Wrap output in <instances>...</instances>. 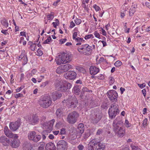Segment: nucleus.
<instances>
[{
  "label": "nucleus",
  "mask_w": 150,
  "mask_h": 150,
  "mask_svg": "<svg viewBox=\"0 0 150 150\" xmlns=\"http://www.w3.org/2000/svg\"><path fill=\"white\" fill-rule=\"evenodd\" d=\"M105 147L104 144L96 139L92 140L88 146V150H103Z\"/></svg>",
  "instance_id": "nucleus-1"
},
{
  "label": "nucleus",
  "mask_w": 150,
  "mask_h": 150,
  "mask_svg": "<svg viewBox=\"0 0 150 150\" xmlns=\"http://www.w3.org/2000/svg\"><path fill=\"white\" fill-rule=\"evenodd\" d=\"M55 86L57 90L64 92L71 87V84L69 82L61 81L55 83Z\"/></svg>",
  "instance_id": "nucleus-2"
},
{
  "label": "nucleus",
  "mask_w": 150,
  "mask_h": 150,
  "mask_svg": "<svg viewBox=\"0 0 150 150\" xmlns=\"http://www.w3.org/2000/svg\"><path fill=\"white\" fill-rule=\"evenodd\" d=\"M120 112L119 106L117 103H114L112 104L109 109L108 113L110 118L112 119Z\"/></svg>",
  "instance_id": "nucleus-3"
},
{
  "label": "nucleus",
  "mask_w": 150,
  "mask_h": 150,
  "mask_svg": "<svg viewBox=\"0 0 150 150\" xmlns=\"http://www.w3.org/2000/svg\"><path fill=\"white\" fill-rule=\"evenodd\" d=\"M52 101L50 97L48 96H45L41 98L40 101V106L42 108H46L51 104Z\"/></svg>",
  "instance_id": "nucleus-4"
},
{
  "label": "nucleus",
  "mask_w": 150,
  "mask_h": 150,
  "mask_svg": "<svg viewBox=\"0 0 150 150\" xmlns=\"http://www.w3.org/2000/svg\"><path fill=\"white\" fill-rule=\"evenodd\" d=\"M92 47L88 44L82 45L80 47L78 48V50L81 54L86 55H89L92 51Z\"/></svg>",
  "instance_id": "nucleus-5"
},
{
  "label": "nucleus",
  "mask_w": 150,
  "mask_h": 150,
  "mask_svg": "<svg viewBox=\"0 0 150 150\" xmlns=\"http://www.w3.org/2000/svg\"><path fill=\"white\" fill-rule=\"evenodd\" d=\"M79 114L76 111H74L69 113L68 115L67 120V122L71 124H74L77 120Z\"/></svg>",
  "instance_id": "nucleus-6"
},
{
  "label": "nucleus",
  "mask_w": 150,
  "mask_h": 150,
  "mask_svg": "<svg viewBox=\"0 0 150 150\" xmlns=\"http://www.w3.org/2000/svg\"><path fill=\"white\" fill-rule=\"evenodd\" d=\"M103 116V114L101 112H94L92 114L91 119L93 123L96 124L100 120Z\"/></svg>",
  "instance_id": "nucleus-7"
},
{
  "label": "nucleus",
  "mask_w": 150,
  "mask_h": 150,
  "mask_svg": "<svg viewBox=\"0 0 150 150\" xmlns=\"http://www.w3.org/2000/svg\"><path fill=\"white\" fill-rule=\"evenodd\" d=\"M67 105L69 108H75L78 103V100L74 96H70L68 99Z\"/></svg>",
  "instance_id": "nucleus-8"
},
{
  "label": "nucleus",
  "mask_w": 150,
  "mask_h": 150,
  "mask_svg": "<svg viewBox=\"0 0 150 150\" xmlns=\"http://www.w3.org/2000/svg\"><path fill=\"white\" fill-rule=\"evenodd\" d=\"M107 96L112 102L115 101L116 102L117 101L118 94L115 90H112L109 91L107 93Z\"/></svg>",
  "instance_id": "nucleus-9"
},
{
  "label": "nucleus",
  "mask_w": 150,
  "mask_h": 150,
  "mask_svg": "<svg viewBox=\"0 0 150 150\" xmlns=\"http://www.w3.org/2000/svg\"><path fill=\"white\" fill-rule=\"evenodd\" d=\"M68 147V143L64 140L59 141L57 144V150H67Z\"/></svg>",
  "instance_id": "nucleus-10"
},
{
  "label": "nucleus",
  "mask_w": 150,
  "mask_h": 150,
  "mask_svg": "<svg viewBox=\"0 0 150 150\" xmlns=\"http://www.w3.org/2000/svg\"><path fill=\"white\" fill-rule=\"evenodd\" d=\"M21 125L20 120L18 119L14 122L10 123L9 127L10 129L12 131H16L18 129Z\"/></svg>",
  "instance_id": "nucleus-11"
},
{
  "label": "nucleus",
  "mask_w": 150,
  "mask_h": 150,
  "mask_svg": "<svg viewBox=\"0 0 150 150\" xmlns=\"http://www.w3.org/2000/svg\"><path fill=\"white\" fill-rule=\"evenodd\" d=\"M39 119L38 117L35 115H33L30 117L28 118V122L29 124L32 125H35L38 123Z\"/></svg>",
  "instance_id": "nucleus-12"
},
{
  "label": "nucleus",
  "mask_w": 150,
  "mask_h": 150,
  "mask_svg": "<svg viewBox=\"0 0 150 150\" xmlns=\"http://www.w3.org/2000/svg\"><path fill=\"white\" fill-rule=\"evenodd\" d=\"M4 132L5 134L7 137L12 138L14 137H18V136L16 134H13L11 131L8 129L7 126H5L4 129Z\"/></svg>",
  "instance_id": "nucleus-13"
},
{
  "label": "nucleus",
  "mask_w": 150,
  "mask_h": 150,
  "mask_svg": "<svg viewBox=\"0 0 150 150\" xmlns=\"http://www.w3.org/2000/svg\"><path fill=\"white\" fill-rule=\"evenodd\" d=\"M123 123L122 121L118 120L117 118H116L112 124L113 130H116L117 129L120 128V125Z\"/></svg>",
  "instance_id": "nucleus-14"
},
{
  "label": "nucleus",
  "mask_w": 150,
  "mask_h": 150,
  "mask_svg": "<svg viewBox=\"0 0 150 150\" xmlns=\"http://www.w3.org/2000/svg\"><path fill=\"white\" fill-rule=\"evenodd\" d=\"M0 142L4 146H8L10 144L11 141L5 136L1 137L0 138Z\"/></svg>",
  "instance_id": "nucleus-15"
},
{
  "label": "nucleus",
  "mask_w": 150,
  "mask_h": 150,
  "mask_svg": "<svg viewBox=\"0 0 150 150\" xmlns=\"http://www.w3.org/2000/svg\"><path fill=\"white\" fill-rule=\"evenodd\" d=\"M62 96V94L57 91H54L51 93L49 96L52 98L53 100L55 101L58 99L59 98Z\"/></svg>",
  "instance_id": "nucleus-16"
},
{
  "label": "nucleus",
  "mask_w": 150,
  "mask_h": 150,
  "mask_svg": "<svg viewBox=\"0 0 150 150\" xmlns=\"http://www.w3.org/2000/svg\"><path fill=\"white\" fill-rule=\"evenodd\" d=\"M23 150H34L33 148L31 143L27 141L23 143Z\"/></svg>",
  "instance_id": "nucleus-17"
},
{
  "label": "nucleus",
  "mask_w": 150,
  "mask_h": 150,
  "mask_svg": "<svg viewBox=\"0 0 150 150\" xmlns=\"http://www.w3.org/2000/svg\"><path fill=\"white\" fill-rule=\"evenodd\" d=\"M68 79H75L76 76V73L72 71H70L67 72L65 75Z\"/></svg>",
  "instance_id": "nucleus-18"
},
{
  "label": "nucleus",
  "mask_w": 150,
  "mask_h": 150,
  "mask_svg": "<svg viewBox=\"0 0 150 150\" xmlns=\"http://www.w3.org/2000/svg\"><path fill=\"white\" fill-rule=\"evenodd\" d=\"M114 131L116 134H117L118 136L120 137H122L125 134V130L121 127Z\"/></svg>",
  "instance_id": "nucleus-19"
},
{
  "label": "nucleus",
  "mask_w": 150,
  "mask_h": 150,
  "mask_svg": "<svg viewBox=\"0 0 150 150\" xmlns=\"http://www.w3.org/2000/svg\"><path fill=\"white\" fill-rule=\"evenodd\" d=\"M56 61L57 64L58 65H60L62 64H65L64 58L62 54H59L55 59Z\"/></svg>",
  "instance_id": "nucleus-20"
},
{
  "label": "nucleus",
  "mask_w": 150,
  "mask_h": 150,
  "mask_svg": "<svg viewBox=\"0 0 150 150\" xmlns=\"http://www.w3.org/2000/svg\"><path fill=\"white\" fill-rule=\"evenodd\" d=\"M18 137H14L13 138L14 139L13 140V141H12L11 143V146L13 148H17L19 146L20 142L18 139Z\"/></svg>",
  "instance_id": "nucleus-21"
},
{
  "label": "nucleus",
  "mask_w": 150,
  "mask_h": 150,
  "mask_svg": "<svg viewBox=\"0 0 150 150\" xmlns=\"http://www.w3.org/2000/svg\"><path fill=\"white\" fill-rule=\"evenodd\" d=\"M90 74L92 75L97 74L99 71L98 68L95 67L91 66L89 68Z\"/></svg>",
  "instance_id": "nucleus-22"
},
{
  "label": "nucleus",
  "mask_w": 150,
  "mask_h": 150,
  "mask_svg": "<svg viewBox=\"0 0 150 150\" xmlns=\"http://www.w3.org/2000/svg\"><path fill=\"white\" fill-rule=\"evenodd\" d=\"M63 57L64 58V60L65 64L69 62L72 59L71 55L69 54H67L65 53H62Z\"/></svg>",
  "instance_id": "nucleus-23"
},
{
  "label": "nucleus",
  "mask_w": 150,
  "mask_h": 150,
  "mask_svg": "<svg viewBox=\"0 0 150 150\" xmlns=\"http://www.w3.org/2000/svg\"><path fill=\"white\" fill-rule=\"evenodd\" d=\"M56 147L54 143L49 142L45 146L46 150H56Z\"/></svg>",
  "instance_id": "nucleus-24"
},
{
  "label": "nucleus",
  "mask_w": 150,
  "mask_h": 150,
  "mask_svg": "<svg viewBox=\"0 0 150 150\" xmlns=\"http://www.w3.org/2000/svg\"><path fill=\"white\" fill-rule=\"evenodd\" d=\"M63 108H58L56 110L55 114L56 116L59 117L63 115Z\"/></svg>",
  "instance_id": "nucleus-25"
},
{
  "label": "nucleus",
  "mask_w": 150,
  "mask_h": 150,
  "mask_svg": "<svg viewBox=\"0 0 150 150\" xmlns=\"http://www.w3.org/2000/svg\"><path fill=\"white\" fill-rule=\"evenodd\" d=\"M84 131V127L83 123L79 124L78 126V129L77 131L79 133L82 134Z\"/></svg>",
  "instance_id": "nucleus-26"
},
{
  "label": "nucleus",
  "mask_w": 150,
  "mask_h": 150,
  "mask_svg": "<svg viewBox=\"0 0 150 150\" xmlns=\"http://www.w3.org/2000/svg\"><path fill=\"white\" fill-rule=\"evenodd\" d=\"M36 134V133L35 131H30L29 132L28 134V139L30 140L33 141V139H34V137L35 136V135Z\"/></svg>",
  "instance_id": "nucleus-27"
},
{
  "label": "nucleus",
  "mask_w": 150,
  "mask_h": 150,
  "mask_svg": "<svg viewBox=\"0 0 150 150\" xmlns=\"http://www.w3.org/2000/svg\"><path fill=\"white\" fill-rule=\"evenodd\" d=\"M51 131L49 129L48 130H44L42 132L41 134L43 140L45 139L46 137L48 135L49 133Z\"/></svg>",
  "instance_id": "nucleus-28"
},
{
  "label": "nucleus",
  "mask_w": 150,
  "mask_h": 150,
  "mask_svg": "<svg viewBox=\"0 0 150 150\" xmlns=\"http://www.w3.org/2000/svg\"><path fill=\"white\" fill-rule=\"evenodd\" d=\"M72 91L75 94L79 95L80 92V90L79 88V86H74L73 88Z\"/></svg>",
  "instance_id": "nucleus-29"
},
{
  "label": "nucleus",
  "mask_w": 150,
  "mask_h": 150,
  "mask_svg": "<svg viewBox=\"0 0 150 150\" xmlns=\"http://www.w3.org/2000/svg\"><path fill=\"white\" fill-rule=\"evenodd\" d=\"M63 70L64 72H66L70 69L71 67V65L69 64H67L62 66Z\"/></svg>",
  "instance_id": "nucleus-30"
},
{
  "label": "nucleus",
  "mask_w": 150,
  "mask_h": 150,
  "mask_svg": "<svg viewBox=\"0 0 150 150\" xmlns=\"http://www.w3.org/2000/svg\"><path fill=\"white\" fill-rule=\"evenodd\" d=\"M64 125V123L63 121H59L57 122L55 125V127L56 128H59L63 127Z\"/></svg>",
  "instance_id": "nucleus-31"
},
{
  "label": "nucleus",
  "mask_w": 150,
  "mask_h": 150,
  "mask_svg": "<svg viewBox=\"0 0 150 150\" xmlns=\"http://www.w3.org/2000/svg\"><path fill=\"white\" fill-rule=\"evenodd\" d=\"M41 136L40 135H35V136L34 137V139H33V141L35 142H37L39 141L41 139Z\"/></svg>",
  "instance_id": "nucleus-32"
},
{
  "label": "nucleus",
  "mask_w": 150,
  "mask_h": 150,
  "mask_svg": "<svg viewBox=\"0 0 150 150\" xmlns=\"http://www.w3.org/2000/svg\"><path fill=\"white\" fill-rule=\"evenodd\" d=\"M54 122L55 120L53 119L50 120L48 123V125H49L48 128L50 130H52V127L53 126Z\"/></svg>",
  "instance_id": "nucleus-33"
},
{
  "label": "nucleus",
  "mask_w": 150,
  "mask_h": 150,
  "mask_svg": "<svg viewBox=\"0 0 150 150\" xmlns=\"http://www.w3.org/2000/svg\"><path fill=\"white\" fill-rule=\"evenodd\" d=\"M56 72L58 74H61L64 72L62 66H59L56 70Z\"/></svg>",
  "instance_id": "nucleus-34"
},
{
  "label": "nucleus",
  "mask_w": 150,
  "mask_h": 150,
  "mask_svg": "<svg viewBox=\"0 0 150 150\" xmlns=\"http://www.w3.org/2000/svg\"><path fill=\"white\" fill-rule=\"evenodd\" d=\"M1 23L4 27H7L8 26V24L6 20L4 19L2 21Z\"/></svg>",
  "instance_id": "nucleus-35"
},
{
  "label": "nucleus",
  "mask_w": 150,
  "mask_h": 150,
  "mask_svg": "<svg viewBox=\"0 0 150 150\" xmlns=\"http://www.w3.org/2000/svg\"><path fill=\"white\" fill-rule=\"evenodd\" d=\"M53 40L50 36H49L47 39L45 40L43 42V44H49V42L52 41Z\"/></svg>",
  "instance_id": "nucleus-36"
},
{
  "label": "nucleus",
  "mask_w": 150,
  "mask_h": 150,
  "mask_svg": "<svg viewBox=\"0 0 150 150\" xmlns=\"http://www.w3.org/2000/svg\"><path fill=\"white\" fill-rule=\"evenodd\" d=\"M122 64V63L120 61L118 60L115 63L114 65L117 67H118L120 66Z\"/></svg>",
  "instance_id": "nucleus-37"
},
{
  "label": "nucleus",
  "mask_w": 150,
  "mask_h": 150,
  "mask_svg": "<svg viewBox=\"0 0 150 150\" xmlns=\"http://www.w3.org/2000/svg\"><path fill=\"white\" fill-rule=\"evenodd\" d=\"M82 92L84 93V92H92V91L91 90H89L87 87H84L83 88Z\"/></svg>",
  "instance_id": "nucleus-38"
},
{
  "label": "nucleus",
  "mask_w": 150,
  "mask_h": 150,
  "mask_svg": "<svg viewBox=\"0 0 150 150\" xmlns=\"http://www.w3.org/2000/svg\"><path fill=\"white\" fill-rule=\"evenodd\" d=\"M25 51L24 50H23L22 51V53L21 54V55L18 56V59L19 60H21L25 56Z\"/></svg>",
  "instance_id": "nucleus-39"
},
{
  "label": "nucleus",
  "mask_w": 150,
  "mask_h": 150,
  "mask_svg": "<svg viewBox=\"0 0 150 150\" xmlns=\"http://www.w3.org/2000/svg\"><path fill=\"white\" fill-rule=\"evenodd\" d=\"M109 84L110 85H111L113 84L114 82V79L113 77L111 76L109 78Z\"/></svg>",
  "instance_id": "nucleus-40"
},
{
  "label": "nucleus",
  "mask_w": 150,
  "mask_h": 150,
  "mask_svg": "<svg viewBox=\"0 0 150 150\" xmlns=\"http://www.w3.org/2000/svg\"><path fill=\"white\" fill-rule=\"evenodd\" d=\"M66 133V129L64 128H62L60 130L59 134L64 135Z\"/></svg>",
  "instance_id": "nucleus-41"
},
{
  "label": "nucleus",
  "mask_w": 150,
  "mask_h": 150,
  "mask_svg": "<svg viewBox=\"0 0 150 150\" xmlns=\"http://www.w3.org/2000/svg\"><path fill=\"white\" fill-rule=\"evenodd\" d=\"M131 146L132 147V150H141L140 149L138 146L132 145H131Z\"/></svg>",
  "instance_id": "nucleus-42"
},
{
  "label": "nucleus",
  "mask_w": 150,
  "mask_h": 150,
  "mask_svg": "<svg viewBox=\"0 0 150 150\" xmlns=\"http://www.w3.org/2000/svg\"><path fill=\"white\" fill-rule=\"evenodd\" d=\"M75 41L77 42H83L84 41V40H83V39L82 38H81L79 37H78L76 38L75 39Z\"/></svg>",
  "instance_id": "nucleus-43"
},
{
  "label": "nucleus",
  "mask_w": 150,
  "mask_h": 150,
  "mask_svg": "<svg viewBox=\"0 0 150 150\" xmlns=\"http://www.w3.org/2000/svg\"><path fill=\"white\" fill-rule=\"evenodd\" d=\"M103 132V131L102 129H99L97 130L96 134L97 135H100L102 134Z\"/></svg>",
  "instance_id": "nucleus-44"
},
{
  "label": "nucleus",
  "mask_w": 150,
  "mask_h": 150,
  "mask_svg": "<svg viewBox=\"0 0 150 150\" xmlns=\"http://www.w3.org/2000/svg\"><path fill=\"white\" fill-rule=\"evenodd\" d=\"M74 21L76 23V24L77 25H79L81 23V21L80 19L76 18L75 20Z\"/></svg>",
  "instance_id": "nucleus-45"
},
{
  "label": "nucleus",
  "mask_w": 150,
  "mask_h": 150,
  "mask_svg": "<svg viewBox=\"0 0 150 150\" xmlns=\"http://www.w3.org/2000/svg\"><path fill=\"white\" fill-rule=\"evenodd\" d=\"M92 38H93V36L92 34H89L87 35H86L85 37V39L86 40H87L88 39H89Z\"/></svg>",
  "instance_id": "nucleus-46"
},
{
  "label": "nucleus",
  "mask_w": 150,
  "mask_h": 150,
  "mask_svg": "<svg viewBox=\"0 0 150 150\" xmlns=\"http://www.w3.org/2000/svg\"><path fill=\"white\" fill-rule=\"evenodd\" d=\"M147 118H145L143 120L142 125L144 127H145V126H146L147 125Z\"/></svg>",
  "instance_id": "nucleus-47"
},
{
  "label": "nucleus",
  "mask_w": 150,
  "mask_h": 150,
  "mask_svg": "<svg viewBox=\"0 0 150 150\" xmlns=\"http://www.w3.org/2000/svg\"><path fill=\"white\" fill-rule=\"evenodd\" d=\"M49 83V81H46L45 82L42 83L40 85V87H44L47 85Z\"/></svg>",
  "instance_id": "nucleus-48"
},
{
  "label": "nucleus",
  "mask_w": 150,
  "mask_h": 150,
  "mask_svg": "<svg viewBox=\"0 0 150 150\" xmlns=\"http://www.w3.org/2000/svg\"><path fill=\"white\" fill-rule=\"evenodd\" d=\"M93 7L96 11H99L100 9V7L96 4H95L93 6Z\"/></svg>",
  "instance_id": "nucleus-49"
},
{
  "label": "nucleus",
  "mask_w": 150,
  "mask_h": 150,
  "mask_svg": "<svg viewBox=\"0 0 150 150\" xmlns=\"http://www.w3.org/2000/svg\"><path fill=\"white\" fill-rule=\"evenodd\" d=\"M135 11L134 10L132 9H130L129 12V15L130 16H132L133 15Z\"/></svg>",
  "instance_id": "nucleus-50"
},
{
  "label": "nucleus",
  "mask_w": 150,
  "mask_h": 150,
  "mask_svg": "<svg viewBox=\"0 0 150 150\" xmlns=\"http://www.w3.org/2000/svg\"><path fill=\"white\" fill-rule=\"evenodd\" d=\"M42 143L44 144H42L40 146H39L38 150H44L45 144L44 143Z\"/></svg>",
  "instance_id": "nucleus-51"
},
{
  "label": "nucleus",
  "mask_w": 150,
  "mask_h": 150,
  "mask_svg": "<svg viewBox=\"0 0 150 150\" xmlns=\"http://www.w3.org/2000/svg\"><path fill=\"white\" fill-rule=\"evenodd\" d=\"M47 17L48 20H52L54 18V16H51L50 14L48 15L47 16Z\"/></svg>",
  "instance_id": "nucleus-52"
},
{
  "label": "nucleus",
  "mask_w": 150,
  "mask_h": 150,
  "mask_svg": "<svg viewBox=\"0 0 150 150\" xmlns=\"http://www.w3.org/2000/svg\"><path fill=\"white\" fill-rule=\"evenodd\" d=\"M97 78L100 79H104V76L103 74H99Z\"/></svg>",
  "instance_id": "nucleus-53"
},
{
  "label": "nucleus",
  "mask_w": 150,
  "mask_h": 150,
  "mask_svg": "<svg viewBox=\"0 0 150 150\" xmlns=\"http://www.w3.org/2000/svg\"><path fill=\"white\" fill-rule=\"evenodd\" d=\"M77 147L79 150H83L84 147L82 144H80Z\"/></svg>",
  "instance_id": "nucleus-54"
},
{
  "label": "nucleus",
  "mask_w": 150,
  "mask_h": 150,
  "mask_svg": "<svg viewBox=\"0 0 150 150\" xmlns=\"http://www.w3.org/2000/svg\"><path fill=\"white\" fill-rule=\"evenodd\" d=\"M37 52L38 53V55L39 56H41L43 54L42 51L39 49H38L37 50Z\"/></svg>",
  "instance_id": "nucleus-55"
},
{
  "label": "nucleus",
  "mask_w": 150,
  "mask_h": 150,
  "mask_svg": "<svg viewBox=\"0 0 150 150\" xmlns=\"http://www.w3.org/2000/svg\"><path fill=\"white\" fill-rule=\"evenodd\" d=\"M44 78V76H41L38 78V82L39 83Z\"/></svg>",
  "instance_id": "nucleus-56"
},
{
  "label": "nucleus",
  "mask_w": 150,
  "mask_h": 150,
  "mask_svg": "<svg viewBox=\"0 0 150 150\" xmlns=\"http://www.w3.org/2000/svg\"><path fill=\"white\" fill-rule=\"evenodd\" d=\"M36 46L34 44H32L30 47V49L32 51H34L35 50Z\"/></svg>",
  "instance_id": "nucleus-57"
},
{
  "label": "nucleus",
  "mask_w": 150,
  "mask_h": 150,
  "mask_svg": "<svg viewBox=\"0 0 150 150\" xmlns=\"http://www.w3.org/2000/svg\"><path fill=\"white\" fill-rule=\"evenodd\" d=\"M24 87L23 86H21L19 88H17L16 89V92H19L21 90H22L23 89Z\"/></svg>",
  "instance_id": "nucleus-58"
},
{
  "label": "nucleus",
  "mask_w": 150,
  "mask_h": 150,
  "mask_svg": "<svg viewBox=\"0 0 150 150\" xmlns=\"http://www.w3.org/2000/svg\"><path fill=\"white\" fill-rule=\"evenodd\" d=\"M94 34L95 36V37L96 38H100L99 37H100V35L99 34V33H98L97 31H95L94 32Z\"/></svg>",
  "instance_id": "nucleus-59"
},
{
  "label": "nucleus",
  "mask_w": 150,
  "mask_h": 150,
  "mask_svg": "<svg viewBox=\"0 0 150 150\" xmlns=\"http://www.w3.org/2000/svg\"><path fill=\"white\" fill-rule=\"evenodd\" d=\"M67 40V39L66 38L61 39L59 40V42L61 44H62L64 43Z\"/></svg>",
  "instance_id": "nucleus-60"
},
{
  "label": "nucleus",
  "mask_w": 150,
  "mask_h": 150,
  "mask_svg": "<svg viewBox=\"0 0 150 150\" xmlns=\"http://www.w3.org/2000/svg\"><path fill=\"white\" fill-rule=\"evenodd\" d=\"M75 26V23L73 22V21H71L70 22V25L69 27L71 28H72L74 27Z\"/></svg>",
  "instance_id": "nucleus-61"
},
{
  "label": "nucleus",
  "mask_w": 150,
  "mask_h": 150,
  "mask_svg": "<svg viewBox=\"0 0 150 150\" xmlns=\"http://www.w3.org/2000/svg\"><path fill=\"white\" fill-rule=\"evenodd\" d=\"M77 32H74L73 34V38L74 40H75L76 38V37H77Z\"/></svg>",
  "instance_id": "nucleus-62"
},
{
  "label": "nucleus",
  "mask_w": 150,
  "mask_h": 150,
  "mask_svg": "<svg viewBox=\"0 0 150 150\" xmlns=\"http://www.w3.org/2000/svg\"><path fill=\"white\" fill-rule=\"evenodd\" d=\"M138 85L141 88H143L145 87L146 86V85L144 83H142V84H138Z\"/></svg>",
  "instance_id": "nucleus-63"
},
{
  "label": "nucleus",
  "mask_w": 150,
  "mask_h": 150,
  "mask_svg": "<svg viewBox=\"0 0 150 150\" xmlns=\"http://www.w3.org/2000/svg\"><path fill=\"white\" fill-rule=\"evenodd\" d=\"M48 138L50 139H53L54 138V135L52 134H50L48 136Z\"/></svg>",
  "instance_id": "nucleus-64"
}]
</instances>
